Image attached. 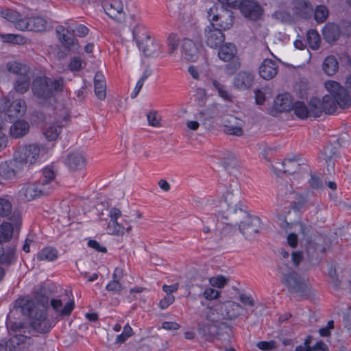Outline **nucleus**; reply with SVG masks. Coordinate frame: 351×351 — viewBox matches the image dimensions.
<instances>
[{"mask_svg": "<svg viewBox=\"0 0 351 351\" xmlns=\"http://www.w3.org/2000/svg\"><path fill=\"white\" fill-rule=\"evenodd\" d=\"M323 71L328 75H333L339 69V63L333 56L326 57L322 64Z\"/></svg>", "mask_w": 351, "mask_h": 351, "instance_id": "4c0bfd02", "label": "nucleus"}, {"mask_svg": "<svg viewBox=\"0 0 351 351\" xmlns=\"http://www.w3.org/2000/svg\"><path fill=\"white\" fill-rule=\"evenodd\" d=\"M133 37L136 43L145 39V36H149L145 27L143 25H137L133 29Z\"/></svg>", "mask_w": 351, "mask_h": 351, "instance_id": "5fc2aeb1", "label": "nucleus"}, {"mask_svg": "<svg viewBox=\"0 0 351 351\" xmlns=\"http://www.w3.org/2000/svg\"><path fill=\"white\" fill-rule=\"evenodd\" d=\"M29 339L30 338L25 335L21 334L15 335L8 341L9 350L16 351L20 350L23 344L25 343L26 341Z\"/></svg>", "mask_w": 351, "mask_h": 351, "instance_id": "a19ab883", "label": "nucleus"}, {"mask_svg": "<svg viewBox=\"0 0 351 351\" xmlns=\"http://www.w3.org/2000/svg\"><path fill=\"white\" fill-rule=\"evenodd\" d=\"M123 276V270L116 267L112 274V280L106 285V290L114 294H120L123 289V286L120 282Z\"/></svg>", "mask_w": 351, "mask_h": 351, "instance_id": "a878e982", "label": "nucleus"}, {"mask_svg": "<svg viewBox=\"0 0 351 351\" xmlns=\"http://www.w3.org/2000/svg\"><path fill=\"white\" fill-rule=\"evenodd\" d=\"M16 260L15 247L8 246L4 248L3 244L0 243V264L9 266L14 264Z\"/></svg>", "mask_w": 351, "mask_h": 351, "instance_id": "bb28decb", "label": "nucleus"}, {"mask_svg": "<svg viewBox=\"0 0 351 351\" xmlns=\"http://www.w3.org/2000/svg\"><path fill=\"white\" fill-rule=\"evenodd\" d=\"M182 56L189 62H195L199 57V49L197 45L191 39L185 38L182 40Z\"/></svg>", "mask_w": 351, "mask_h": 351, "instance_id": "412c9836", "label": "nucleus"}, {"mask_svg": "<svg viewBox=\"0 0 351 351\" xmlns=\"http://www.w3.org/2000/svg\"><path fill=\"white\" fill-rule=\"evenodd\" d=\"M322 33L326 41L330 43L338 39L340 35V29L338 25L328 23L323 28Z\"/></svg>", "mask_w": 351, "mask_h": 351, "instance_id": "f704fd0d", "label": "nucleus"}, {"mask_svg": "<svg viewBox=\"0 0 351 351\" xmlns=\"http://www.w3.org/2000/svg\"><path fill=\"white\" fill-rule=\"evenodd\" d=\"M133 335V330L131 326L127 324L124 327L121 334L117 336L116 343H124L129 337H130Z\"/></svg>", "mask_w": 351, "mask_h": 351, "instance_id": "13d9d810", "label": "nucleus"}, {"mask_svg": "<svg viewBox=\"0 0 351 351\" xmlns=\"http://www.w3.org/2000/svg\"><path fill=\"white\" fill-rule=\"evenodd\" d=\"M43 178L38 182L43 185L45 186H50V182L55 179L56 173L53 170V167L52 166H48L43 169Z\"/></svg>", "mask_w": 351, "mask_h": 351, "instance_id": "49530a36", "label": "nucleus"}, {"mask_svg": "<svg viewBox=\"0 0 351 351\" xmlns=\"http://www.w3.org/2000/svg\"><path fill=\"white\" fill-rule=\"evenodd\" d=\"M107 232L112 235H119L123 234L125 231V225L120 224L115 220H110L108 222L107 228Z\"/></svg>", "mask_w": 351, "mask_h": 351, "instance_id": "09e8293b", "label": "nucleus"}, {"mask_svg": "<svg viewBox=\"0 0 351 351\" xmlns=\"http://www.w3.org/2000/svg\"><path fill=\"white\" fill-rule=\"evenodd\" d=\"M325 87L330 93L329 95L335 97L338 106L342 108H346L351 105V97L345 88L335 81H328L325 83Z\"/></svg>", "mask_w": 351, "mask_h": 351, "instance_id": "0eeeda50", "label": "nucleus"}, {"mask_svg": "<svg viewBox=\"0 0 351 351\" xmlns=\"http://www.w3.org/2000/svg\"><path fill=\"white\" fill-rule=\"evenodd\" d=\"M306 39L311 49L313 50H316L319 48L320 36L316 30H308L306 35Z\"/></svg>", "mask_w": 351, "mask_h": 351, "instance_id": "de8ad7c7", "label": "nucleus"}, {"mask_svg": "<svg viewBox=\"0 0 351 351\" xmlns=\"http://www.w3.org/2000/svg\"><path fill=\"white\" fill-rule=\"evenodd\" d=\"M282 282L287 286L291 293H295L302 296L306 295L307 292V285L302 281L297 272L292 274L291 276L285 278Z\"/></svg>", "mask_w": 351, "mask_h": 351, "instance_id": "ddd939ff", "label": "nucleus"}, {"mask_svg": "<svg viewBox=\"0 0 351 351\" xmlns=\"http://www.w3.org/2000/svg\"><path fill=\"white\" fill-rule=\"evenodd\" d=\"M219 292L213 288H207L203 292V296L206 300H212L219 296Z\"/></svg>", "mask_w": 351, "mask_h": 351, "instance_id": "0e129e2a", "label": "nucleus"}, {"mask_svg": "<svg viewBox=\"0 0 351 351\" xmlns=\"http://www.w3.org/2000/svg\"><path fill=\"white\" fill-rule=\"evenodd\" d=\"M175 300V298L172 294L167 295L159 303V306L161 309L167 308Z\"/></svg>", "mask_w": 351, "mask_h": 351, "instance_id": "338daca9", "label": "nucleus"}, {"mask_svg": "<svg viewBox=\"0 0 351 351\" xmlns=\"http://www.w3.org/2000/svg\"><path fill=\"white\" fill-rule=\"evenodd\" d=\"M71 30L79 37H85L89 32L88 28L82 24L77 25L75 28H72Z\"/></svg>", "mask_w": 351, "mask_h": 351, "instance_id": "e2e57ef3", "label": "nucleus"}, {"mask_svg": "<svg viewBox=\"0 0 351 351\" xmlns=\"http://www.w3.org/2000/svg\"><path fill=\"white\" fill-rule=\"evenodd\" d=\"M45 288H40L35 293V300L23 298L16 301V306L21 308L22 313L28 317L29 327L40 334L48 333L55 326L53 321L47 315V307L49 298L45 296Z\"/></svg>", "mask_w": 351, "mask_h": 351, "instance_id": "f03ea898", "label": "nucleus"}, {"mask_svg": "<svg viewBox=\"0 0 351 351\" xmlns=\"http://www.w3.org/2000/svg\"><path fill=\"white\" fill-rule=\"evenodd\" d=\"M95 93L97 97L103 100L106 96V85L104 75L101 72L96 73L94 78Z\"/></svg>", "mask_w": 351, "mask_h": 351, "instance_id": "473e14b6", "label": "nucleus"}, {"mask_svg": "<svg viewBox=\"0 0 351 351\" xmlns=\"http://www.w3.org/2000/svg\"><path fill=\"white\" fill-rule=\"evenodd\" d=\"M254 75L248 71H241L234 78V86L240 90H245L250 88L254 82Z\"/></svg>", "mask_w": 351, "mask_h": 351, "instance_id": "b1692460", "label": "nucleus"}, {"mask_svg": "<svg viewBox=\"0 0 351 351\" xmlns=\"http://www.w3.org/2000/svg\"><path fill=\"white\" fill-rule=\"evenodd\" d=\"M51 191V187L43 186L39 182L24 186L20 190V195L26 201H31L35 197L47 195Z\"/></svg>", "mask_w": 351, "mask_h": 351, "instance_id": "1a4fd4ad", "label": "nucleus"}, {"mask_svg": "<svg viewBox=\"0 0 351 351\" xmlns=\"http://www.w3.org/2000/svg\"><path fill=\"white\" fill-rule=\"evenodd\" d=\"M64 80L62 77L52 80L46 76H38L32 82V90L38 103L47 105L54 100L56 93L62 92Z\"/></svg>", "mask_w": 351, "mask_h": 351, "instance_id": "7ed1b4c3", "label": "nucleus"}, {"mask_svg": "<svg viewBox=\"0 0 351 351\" xmlns=\"http://www.w3.org/2000/svg\"><path fill=\"white\" fill-rule=\"evenodd\" d=\"M47 21L43 17H25L18 23L17 29L21 31L43 32L47 29Z\"/></svg>", "mask_w": 351, "mask_h": 351, "instance_id": "9b49d317", "label": "nucleus"}, {"mask_svg": "<svg viewBox=\"0 0 351 351\" xmlns=\"http://www.w3.org/2000/svg\"><path fill=\"white\" fill-rule=\"evenodd\" d=\"M278 165L282 168L276 167V169L288 174H293L297 172L308 173V165L304 163H299L295 158H286L281 163H278Z\"/></svg>", "mask_w": 351, "mask_h": 351, "instance_id": "dca6fc26", "label": "nucleus"}, {"mask_svg": "<svg viewBox=\"0 0 351 351\" xmlns=\"http://www.w3.org/2000/svg\"><path fill=\"white\" fill-rule=\"evenodd\" d=\"M292 110L294 114L299 118L304 119L310 117V112L308 110V106H307L302 101H296L293 104Z\"/></svg>", "mask_w": 351, "mask_h": 351, "instance_id": "79ce46f5", "label": "nucleus"}, {"mask_svg": "<svg viewBox=\"0 0 351 351\" xmlns=\"http://www.w3.org/2000/svg\"><path fill=\"white\" fill-rule=\"evenodd\" d=\"M218 57L223 62H230L225 66V71L228 75H233L241 66L239 58L237 56V49L234 44L226 43L219 46Z\"/></svg>", "mask_w": 351, "mask_h": 351, "instance_id": "39448f33", "label": "nucleus"}, {"mask_svg": "<svg viewBox=\"0 0 351 351\" xmlns=\"http://www.w3.org/2000/svg\"><path fill=\"white\" fill-rule=\"evenodd\" d=\"M308 106L310 117H319L324 112L323 99L313 97L309 100Z\"/></svg>", "mask_w": 351, "mask_h": 351, "instance_id": "c9c22d12", "label": "nucleus"}, {"mask_svg": "<svg viewBox=\"0 0 351 351\" xmlns=\"http://www.w3.org/2000/svg\"><path fill=\"white\" fill-rule=\"evenodd\" d=\"M208 19L211 25L219 29H230L234 23V16L233 12L227 8L214 5L208 12Z\"/></svg>", "mask_w": 351, "mask_h": 351, "instance_id": "20e7f679", "label": "nucleus"}, {"mask_svg": "<svg viewBox=\"0 0 351 351\" xmlns=\"http://www.w3.org/2000/svg\"><path fill=\"white\" fill-rule=\"evenodd\" d=\"M293 10L296 15L307 19L311 16L313 7L306 0H295Z\"/></svg>", "mask_w": 351, "mask_h": 351, "instance_id": "c756f323", "label": "nucleus"}, {"mask_svg": "<svg viewBox=\"0 0 351 351\" xmlns=\"http://www.w3.org/2000/svg\"><path fill=\"white\" fill-rule=\"evenodd\" d=\"M140 50L145 56L151 57L157 54L160 49V45L151 39L150 36H145L144 40L137 43Z\"/></svg>", "mask_w": 351, "mask_h": 351, "instance_id": "393cba45", "label": "nucleus"}, {"mask_svg": "<svg viewBox=\"0 0 351 351\" xmlns=\"http://www.w3.org/2000/svg\"><path fill=\"white\" fill-rule=\"evenodd\" d=\"M56 33L58 36V39L61 44L66 48H70L75 45L77 40L75 38L73 35H67L64 33V27L63 26H58L56 28Z\"/></svg>", "mask_w": 351, "mask_h": 351, "instance_id": "e433bc0d", "label": "nucleus"}, {"mask_svg": "<svg viewBox=\"0 0 351 351\" xmlns=\"http://www.w3.org/2000/svg\"><path fill=\"white\" fill-rule=\"evenodd\" d=\"M0 38L3 43L14 45H25L27 42V38L21 34L0 33Z\"/></svg>", "mask_w": 351, "mask_h": 351, "instance_id": "ea45409f", "label": "nucleus"}, {"mask_svg": "<svg viewBox=\"0 0 351 351\" xmlns=\"http://www.w3.org/2000/svg\"><path fill=\"white\" fill-rule=\"evenodd\" d=\"M227 328V324L225 322H208L202 325L199 329V335L206 340H210L213 337H217V330Z\"/></svg>", "mask_w": 351, "mask_h": 351, "instance_id": "6ab92c4d", "label": "nucleus"}, {"mask_svg": "<svg viewBox=\"0 0 351 351\" xmlns=\"http://www.w3.org/2000/svg\"><path fill=\"white\" fill-rule=\"evenodd\" d=\"M306 254L310 259L317 258L326 250L325 238L319 234L306 239Z\"/></svg>", "mask_w": 351, "mask_h": 351, "instance_id": "6e6552de", "label": "nucleus"}, {"mask_svg": "<svg viewBox=\"0 0 351 351\" xmlns=\"http://www.w3.org/2000/svg\"><path fill=\"white\" fill-rule=\"evenodd\" d=\"M328 11L324 5H317L314 12L315 19L318 23H323L328 17Z\"/></svg>", "mask_w": 351, "mask_h": 351, "instance_id": "864d4df0", "label": "nucleus"}, {"mask_svg": "<svg viewBox=\"0 0 351 351\" xmlns=\"http://www.w3.org/2000/svg\"><path fill=\"white\" fill-rule=\"evenodd\" d=\"M278 272L281 275L282 281H283L285 278L289 277V276H291L292 274L296 271L289 267L285 261H282L278 264Z\"/></svg>", "mask_w": 351, "mask_h": 351, "instance_id": "3c124183", "label": "nucleus"}, {"mask_svg": "<svg viewBox=\"0 0 351 351\" xmlns=\"http://www.w3.org/2000/svg\"><path fill=\"white\" fill-rule=\"evenodd\" d=\"M62 125L58 120L46 121L43 128V132L49 141H56L62 132Z\"/></svg>", "mask_w": 351, "mask_h": 351, "instance_id": "4be33fe9", "label": "nucleus"}, {"mask_svg": "<svg viewBox=\"0 0 351 351\" xmlns=\"http://www.w3.org/2000/svg\"><path fill=\"white\" fill-rule=\"evenodd\" d=\"M322 99L324 106V112L327 114L334 113L336 111L337 106L338 105L336 98L331 95H325L323 97Z\"/></svg>", "mask_w": 351, "mask_h": 351, "instance_id": "c03bdc74", "label": "nucleus"}, {"mask_svg": "<svg viewBox=\"0 0 351 351\" xmlns=\"http://www.w3.org/2000/svg\"><path fill=\"white\" fill-rule=\"evenodd\" d=\"M278 71V62L271 59H265L258 69L260 76L266 80L273 79L277 75Z\"/></svg>", "mask_w": 351, "mask_h": 351, "instance_id": "aec40b11", "label": "nucleus"}, {"mask_svg": "<svg viewBox=\"0 0 351 351\" xmlns=\"http://www.w3.org/2000/svg\"><path fill=\"white\" fill-rule=\"evenodd\" d=\"M217 310L221 311V315L223 318L234 319L241 315V306L233 301H226L220 304L217 306Z\"/></svg>", "mask_w": 351, "mask_h": 351, "instance_id": "f3484780", "label": "nucleus"}, {"mask_svg": "<svg viewBox=\"0 0 351 351\" xmlns=\"http://www.w3.org/2000/svg\"><path fill=\"white\" fill-rule=\"evenodd\" d=\"M219 207V215L228 221L226 223L238 226L239 231L247 239H253L259 232L261 219L250 215L247 206L241 201V189L237 183L223 195Z\"/></svg>", "mask_w": 351, "mask_h": 351, "instance_id": "f257e3e1", "label": "nucleus"}, {"mask_svg": "<svg viewBox=\"0 0 351 351\" xmlns=\"http://www.w3.org/2000/svg\"><path fill=\"white\" fill-rule=\"evenodd\" d=\"M228 279L221 275L217 277H212L209 279V282L213 287L223 288L228 282Z\"/></svg>", "mask_w": 351, "mask_h": 351, "instance_id": "052dcab7", "label": "nucleus"}, {"mask_svg": "<svg viewBox=\"0 0 351 351\" xmlns=\"http://www.w3.org/2000/svg\"><path fill=\"white\" fill-rule=\"evenodd\" d=\"M16 176L15 170L6 163L0 165V176L5 179H12Z\"/></svg>", "mask_w": 351, "mask_h": 351, "instance_id": "6e6d98bb", "label": "nucleus"}, {"mask_svg": "<svg viewBox=\"0 0 351 351\" xmlns=\"http://www.w3.org/2000/svg\"><path fill=\"white\" fill-rule=\"evenodd\" d=\"M12 210L11 202L5 198H0V216L8 217Z\"/></svg>", "mask_w": 351, "mask_h": 351, "instance_id": "4d7b16f0", "label": "nucleus"}, {"mask_svg": "<svg viewBox=\"0 0 351 351\" xmlns=\"http://www.w3.org/2000/svg\"><path fill=\"white\" fill-rule=\"evenodd\" d=\"M224 132L230 135L241 136L243 134L242 129L244 123L233 115H226L223 118Z\"/></svg>", "mask_w": 351, "mask_h": 351, "instance_id": "4468645a", "label": "nucleus"}, {"mask_svg": "<svg viewBox=\"0 0 351 351\" xmlns=\"http://www.w3.org/2000/svg\"><path fill=\"white\" fill-rule=\"evenodd\" d=\"M69 69L72 71H78L82 68V61L80 58H74L69 63Z\"/></svg>", "mask_w": 351, "mask_h": 351, "instance_id": "774afa93", "label": "nucleus"}, {"mask_svg": "<svg viewBox=\"0 0 351 351\" xmlns=\"http://www.w3.org/2000/svg\"><path fill=\"white\" fill-rule=\"evenodd\" d=\"M13 234V227L10 223H3L0 226V243L10 241Z\"/></svg>", "mask_w": 351, "mask_h": 351, "instance_id": "a18cd8bd", "label": "nucleus"}, {"mask_svg": "<svg viewBox=\"0 0 351 351\" xmlns=\"http://www.w3.org/2000/svg\"><path fill=\"white\" fill-rule=\"evenodd\" d=\"M29 130V123L24 120H17L10 127V134L14 138H21L27 134Z\"/></svg>", "mask_w": 351, "mask_h": 351, "instance_id": "72a5a7b5", "label": "nucleus"}, {"mask_svg": "<svg viewBox=\"0 0 351 351\" xmlns=\"http://www.w3.org/2000/svg\"><path fill=\"white\" fill-rule=\"evenodd\" d=\"M291 97L288 93L279 95L274 100V108L278 112H289L293 106Z\"/></svg>", "mask_w": 351, "mask_h": 351, "instance_id": "c85d7f7f", "label": "nucleus"}, {"mask_svg": "<svg viewBox=\"0 0 351 351\" xmlns=\"http://www.w3.org/2000/svg\"><path fill=\"white\" fill-rule=\"evenodd\" d=\"M66 295L64 298H52L50 300V305L53 310L61 317L70 315L75 306L73 300L66 302Z\"/></svg>", "mask_w": 351, "mask_h": 351, "instance_id": "2eb2a0df", "label": "nucleus"}, {"mask_svg": "<svg viewBox=\"0 0 351 351\" xmlns=\"http://www.w3.org/2000/svg\"><path fill=\"white\" fill-rule=\"evenodd\" d=\"M106 13L112 19L121 21L123 19V5L121 0H111L104 5Z\"/></svg>", "mask_w": 351, "mask_h": 351, "instance_id": "5701e85b", "label": "nucleus"}, {"mask_svg": "<svg viewBox=\"0 0 351 351\" xmlns=\"http://www.w3.org/2000/svg\"><path fill=\"white\" fill-rule=\"evenodd\" d=\"M1 16L10 22L14 23L15 27L17 29L18 23L23 21V18H21L20 14L16 10L11 9L3 10L1 12Z\"/></svg>", "mask_w": 351, "mask_h": 351, "instance_id": "37998d69", "label": "nucleus"}, {"mask_svg": "<svg viewBox=\"0 0 351 351\" xmlns=\"http://www.w3.org/2000/svg\"><path fill=\"white\" fill-rule=\"evenodd\" d=\"M6 68L8 71L20 75L21 73H28L26 66H23L17 62H9L6 64Z\"/></svg>", "mask_w": 351, "mask_h": 351, "instance_id": "603ef678", "label": "nucleus"}, {"mask_svg": "<svg viewBox=\"0 0 351 351\" xmlns=\"http://www.w3.org/2000/svg\"><path fill=\"white\" fill-rule=\"evenodd\" d=\"M203 39L207 46L216 49L224 42L225 35L221 29L210 24L204 29Z\"/></svg>", "mask_w": 351, "mask_h": 351, "instance_id": "9d476101", "label": "nucleus"}, {"mask_svg": "<svg viewBox=\"0 0 351 351\" xmlns=\"http://www.w3.org/2000/svg\"><path fill=\"white\" fill-rule=\"evenodd\" d=\"M212 84L213 87L217 90L219 96L223 98L225 101H231L232 96L226 90V88L224 85L221 84L219 82H218L216 80H212Z\"/></svg>", "mask_w": 351, "mask_h": 351, "instance_id": "8fccbe9b", "label": "nucleus"}, {"mask_svg": "<svg viewBox=\"0 0 351 351\" xmlns=\"http://www.w3.org/2000/svg\"><path fill=\"white\" fill-rule=\"evenodd\" d=\"M340 147L339 139H336L333 143L328 144L324 149L322 155L324 156L323 160L328 164V168L331 167L333 169L334 163L330 165L331 160L338 156V149ZM330 171V169H328Z\"/></svg>", "mask_w": 351, "mask_h": 351, "instance_id": "cd10ccee", "label": "nucleus"}, {"mask_svg": "<svg viewBox=\"0 0 351 351\" xmlns=\"http://www.w3.org/2000/svg\"><path fill=\"white\" fill-rule=\"evenodd\" d=\"M58 256V251L51 247H47L37 254L36 258L40 261H53Z\"/></svg>", "mask_w": 351, "mask_h": 351, "instance_id": "58836bf2", "label": "nucleus"}, {"mask_svg": "<svg viewBox=\"0 0 351 351\" xmlns=\"http://www.w3.org/2000/svg\"><path fill=\"white\" fill-rule=\"evenodd\" d=\"M65 163L71 171H77L85 166L86 160L81 154L71 153L67 156Z\"/></svg>", "mask_w": 351, "mask_h": 351, "instance_id": "7c9ffc66", "label": "nucleus"}, {"mask_svg": "<svg viewBox=\"0 0 351 351\" xmlns=\"http://www.w3.org/2000/svg\"><path fill=\"white\" fill-rule=\"evenodd\" d=\"M223 8H235L239 7L241 0H218Z\"/></svg>", "mask_w": 351, "mask_h": 351, "instance_id": "69168bd1", "label": "nucleus"}, {"mask_svg": "<svg viewBox=\"0 0 351 351\" xmlns=\"http://www.w3.org/2000/svg\"><path fill=\"white\" fill-rule=\"evenodd\" d=\"M26 103L23 99H16L12 103L3 100L0 103V110L4 112L3 119L12 122L14 119L21 117L26 111Z\"/></svg>", "mask_w": 351, "mask_h": 351, "instance_id": "423d86ee", "label": "nucleus"}, {"mask_svg": "<svg viewBox=\"0 0 351 351\" xmlns=\"http://www.w3.org/2000/svg\"><path fill=\"white\" fill-rule=\"evenodd\" d=\"M179 38L176 34L171 33L167 38V45L170 49L169 54H172L178 47Z\"/></svg>", "mask_w": 351, "mask_h": 351, "instance_id": "bf43d9fd", "label": "nucleus"}, {"mask_svg": "<svg viewBox=\"0 0 351 351\" xmlns=\"http://www.w3.org/2000/svg\"><path fill=\"white\" fill-rule=\"evenodd\" d=\"M31 79L28 73H21L14 83V88L15 91L19 94H24L29 88Z\"/></svg>", "mask_w": 351, "mask_h": 351, "instance_id": "2f4dec72", "label": "nucleus"}, {"mask_svg": "<svg viewBox=\"0 0 351 351\" xmlns=\"http://www.w3.org/2000/svg\"><path fill=\"white\" fill-rule=\"evenodd\" d=\"M273 16L282 23H287L291 21V16L290 14L285 10H279L275 12L273 14Z\"/></svg>", "mask_w": 351, "mask_h": 351, "instance_id": "680f3d73", "label": "nucleus"}, {"mask_svg": "<svg viewBox=\"0 0 351 351\" xmlns=\"http://www.w3.org/2000/svg\"><path fill=\"white\" fill-rule=\"evenodd\" d=\"M239 8L242 14L252 21L259 19L263 14L261 6L254 0L242 1Z\"/></svg>", "mask_w": 351, "mask_h": 351, "instance_id": "f8f14e48", "label": "nucleus"}, {"mask_svg": "<svg viewBox=\"0 0 351 351\" xmlns=\"http://www.w3.org/2000/svg\"><path fill=\"white\" fill-rule=\"evenodd\" d=\"M40 153V147L38 145L30 144L25 145L19 152V159L21 162L33 164L38 159Z\"/></svg>", "mask_w": 351, "mask_h": 351, "instance_id": "a211bd4d", "label": "nucleus"}]
</instances>
